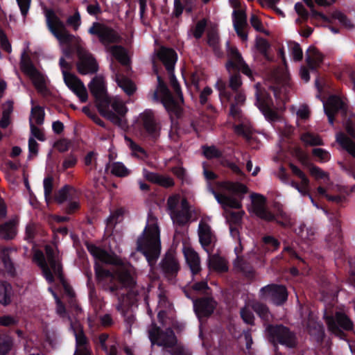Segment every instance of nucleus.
I'll use <instances>...</instances> for the list:
<instances>
[{"instance_id":"7","label":"nucleus","mask_w":355,"mask_h":355,"mask_svg":"<svg viewBox=\"0 0 355 355\" xmlns=\"http://www.w3.org/2000/svg\"><path fill=\"white\" fill-rule=\"evenodd\" d=\"M59 64L65 85L79 98L81 103L87 102L88 93L83 83L76 75L67 71V70L71 69L70 64L62 57L60 58Z\"/></svg>"},{"instance_id":"15","label":"nucleus","mask_w":355,"mask_h":355,"mask_svg":"<svg viewBox=\"0 0 355 355\" xmlns=\"http://www.w3.org/2000/svg\"><path fill=\"white\" fill-rule=\"evenodd\" d=\"M21 68L24 73L32 80L33 84L39 92H44L46 89L45 79L43 75L36 69L29 58H22Z\"/></svg>"},{"instance_id":"12","label":"nucleus","mask_w":355,"mask_h":355,"mask_svg":"<svg viewBox=\"0 0 355 355\" xmlns=\"http://www.w3.org/2000/svg\"><path fill=\"white\" fill-rule=\"evenodd\" d=\"M255 105L269 121H275L278 114L274 110V103L270 94L265 89H257L255 93Z\"/></svg>"},{"instance_id":"30","label":"nucleus","mask_w":355,"mask_h":355,"mask_svg":"<svg viewBox=\"0 0 355 355\" xmlns=\"http://www.w3.org/2000/svg\"><path fill=\"white\" fill-rule=\"evenodd\" d=\"M14 295L12 287L6 281H0V304L3 306L10 305Z\"/></svg>"},{"instance_id":"60","label":"nucleus","mask_w":355,"mask_h":355,"mask_svg":"<svg viewBox=\"0 0 355 355\" xmlns=\"http://www.w3.org/2000/svg\"><path fill=\"white\" fill-rule=\"evenodd\" d=\"M77 157L75 155L70 153L69 155H67L64 159V161L62 164V169L64 171H66L68 168L74 167L77 164Z\"/></svg>"},{"instance_id":"53","label":"nucleus","mask_w":355,"mask_h":355,"mask_svg":"<svg viewBox=\"0 0 355 355\" xmlns=\"http://www.w3.org/2000/svg\"><path fill=\"white\" fill-rule=\"evenodd\" d=\"M233 22L234 27L235 26H245L246 25V15L245 13L241 10H234L233 12Z\"/></svg>"},{"instance_id":"11","label":"nucleus","mask_w":355,"mask_h":355,"mask_svg":"<svg viewBox=\"0 0 355 355\" xmlns=\"http://www.w3.org/2000/svg\"><path fill=\"white\" fill-rule=\"evenodd\" d=\"M89 89L95 99L97 109L105 106H110L111 98L108 96L106 83L101 76H94L88 85Z\"/></svg>"},{"instance_id":"44","label":"nucleus","mask_w":355,"mask_h":355,"mask_svg":"<svg viewBox=\"0 0 355 355\" xmlns=\"http://www.w3.org/2000/svg\"><path fill=\"white\" fill-rule=\"evenodd\" d=\"M256 48L266 60L268 61L271 60L268 54V50L270 48V44L267 40L263 37L257 39L256 42Z\"/></svg>"},{"instance_id":"27","label":"nucleus","mask_w":355,"mask_h":355,"mask_svg":"<svg viewBox=\"0 0 355 355\" xmlns=\"http://www.w3.org/2000/svg\"><path fill=\"white\" fill-rule=\"evenodd\" d=\"M110 68L113 72L115 73L116 82L119 87H120L128 96L132 95L136 90L134 83L123 75L116 72L112 63L110 64Z\"/></svg>"},{"instance_id":"25","label":"nucleus","mask_w":355,"mask_h":355,"mask_svg":"<svg viewBox=\"0 0 355 355\" xmlns=\"http://www.w3.org/2000/svg\"><path fill=\"white\" fill-rule=\"evenodd\" d=\"M306 61L309 68L316 71L323 61V55L315 46H309L306 52Z\"/></svg>"},{"instance_id":"16","label":"nucleus","mask_w":355,"mask_h":355,"mask_svg":"<svg viewBox=\"0 0 355 355\" xmlns=\"http://www.w3.org/2000/svg\"><path fill=\"white\" fill-rule=\"evenodd\" d=\"M193 310L199 320L210 317L216 308L217 302L212 297H202L193 300Z\"/></svg>"},{"instance_id":"9","label":"nucleus","mask_w":355,"mask_h":355,"mask_svg":"<svg viewBox=\"0 0 355 355\" xmlns=\"http://www.w3.org/2000/svg\"><path fill=\"white\" fill-rule=\"evenodd\" d=\"M288 293L285 286L270 284L262 287L259 291V297L269 301L275 306H282L288 300Z\"/></svg>"},{"instance_id":"61","label":"nucleus","mask_w":355,"mask_h":355,"mask_svg":"<svg viewBox=\"0 0 355 355\" xmlns=\"http://www.w3.org/2000/svg\"><path fill=\"white\" fill-rule=\"evenodd\" d=\"M95 272L98 279H103L104 278H114L113 274L110 270L104 269L103 267L97 264L95 266Z\"/></svg>"},{"instance_id":"57","label":"nucleus","mask_w":355,"mask_h":355,"mask_svg":"<svg viewBox=\"0 0 355 355\" xmlns=\"http://www.w3.org/2000/svg\"><path fill=\"white\" fill-rule=\"evenodd\" d=\"M241 318L248 324H254V316L253 313L248 308H242L240 311Z\"/></svg>"},{"instance_id":"33","label":"nucleus","mask_w":355,"mask_h":355,"mask_svg":"<svg viewBox=\"0 0 355 355\" xmlns=\"http://www.w3.org/2000/svg\"><path fill=\"white\" fill-rule=\"evenodd\" d=\"M110 106H103L98 108V111L101 115L109 121H110L114 125L123 128L124 126V121L122 119L123 116L116 114L113 111L109 109Z\"/></svg>"},{"instance_id":"26","label":"nucleus","mask_w":355,"mask_h":355,"mask_svg":"<svg viewBox=\"0 0 355 355\" xmlns=\"http://www.w3.org/2000/svg\"><path fill=\"white\" fill-rule=\"evenodd\" d=\"M33 259L37 263L38 266L42 269V274L46 282L49 284L53 283L55 282V277L49 267L44 254L41 251L37 252L35 254Z\"/></svg>"},{"instance_id":"49","label":"nucleus","mask_w":355,"mask_h":355,"mask_svg":"<svg viewBox=\"0 0 355 355\" xmlns=\"http://www.w3.org/2000/svg\"><path fill=\"white\" fill-rule=\"evenodd\" d=\"M66 23L69 26L72 27L73 31H78L81 24V17L79 12L76 10L73 15H70Z\"/></svg>"},{"instance_id":"54","label":"nucleus","mask_w":355,"mask_h":355,"mask_svg":"<svg viewBox=\"0 0 355 355\" xmlns=\"http://www.w3.org/2000/svg\"><path fill=\"white\" fill-rule=\"evenodd\" d=\"M242 84L241 75L239 72L232 75L227 87L232 92H236Z\"/></svg>"},{"instance_id":"50","label":"nucleus","mask_w":355,"mask_h":355,"mask_svg":"<svg viewBox=\"0 0 355 355\" xmlns=\"http://www.w3.org/2000/svg\"><path fill=\"white\" fill-rule=\"evenodd\" d=\"M289 167L292 173L302 180V185L307 186L310 184L309 178L300 168L293 163L289 164Z\"/></svg>"},{"instance_id":"23","label":"nucleus","mask_w":355,"mask_h":355,"mask_svg":"<svg viewBox=\"0 0 355 355\" xmlns=\"http://www.w3.org/2000/svg\"><path fill=\"white\" fill-rule=\"evenodd\" d=\"M80 196V193L78 190L71 185L65 184L55 193L53 198L58 204L60 205L70 199H78Z\"/></svg>"},{"instance_id":"62","label":"nucleus","mask_w":355,"mask_h":355,"mask_svg":"<svg viewBox=\"0 0 355 355\" xmlns=\"http://www.w3.org/2000/svg\"><path fill=\"white\" fill-rule=\"evenodd\" d=\"M79 198L78 199H70L64 208V212L67 214H72L80 209Z\"/></svg>"},{"instance_id":"17","label":"nucleus","mask_w":355,"mask_h":355,"mask_svg":"<svg viewBox=\"0 0 355 355\" xmlns=\"http://www.w3.org/2000/svg\"><path fill=\"white\" fill-rule=\"evenodd\" d=\"M324 111L328 117V121L330 125H334L335 115L339 112L344 114L347 112V106L343 101L337 96H331L324 103Z\"/></svg>"},{"instance_id":"14","label":"nucleus","mask_w":355,"mask_h":355,"mask_svg":"<svg viewBox=\"0 0 355 355\" xmlns=\"http://www.w3.org/2000/svg\"><path fill=\"white\" fill-rule=\"evenodd\" d=\"M327 324L331 331L339 336L344 335L341 329L352 331L354 328L352 321L346 314L341 312H336L335 316L327 317Z\"/></svg>"},{"instance_id":"38","label":"nucleus","mask_w":355,"mask_h":355,"mask_svg":"<svg viewBox=\"0 0 355 355\" xmlns=\"http://www.w3.org/2000/svg\"><path fill=\"white\" fill-rule=\"evenodd\" d=\"M230 60L226 64L227 70L239 68V64L243 61L241 54L236 47H231L229 50Z\"/></svg>"},{"instance_id":"46","label":"nucleus","mask_w":355,"mask_h":355,"mask_svg":"<svg viewBox=\"0 0 355 355\" xmlns=\"http://www.w3.org/2000/svg\"><path fill=\"white\" fill-rule=\"evenodd\" d=\"M45 112L44 110L40 105L33 106L31 108V118H34L35 119V123L37 125H40L43 124L44 121Z\"/></svg>"},{"instance_id":"34","label":"nucleus","mask_w":355,"mask_h":355,"mask_svg":"<svg viewBox=\"0 0 355 355\" xmlns=\"http://www.w3.org/2000/svg\"><path fill=\"white\" fill-rule=\"evenodd\" d=\"M16 221L10 220L0 225V236L5 240H12L17 234Z\"/></svg>"},{"instance_id":"56","label":"nucleus","mask_w":355,"mask_h":355,"mask_svg":"<svg viewBox=\"0 0 355 355\" xmlns=\"http://www.w3.org/2000/svg\"><path fill=\"white\" fill-rule=\"evenodd\" d=\"M312 154L314 157H318L320 162H327L331 158L330 153L323 148H313Z\"/></svg>"},{"instance_id":"63","label":"nucleus","mask_w":355,"mask_h":355,"mask_svg":"<svg viewBox=\"0 0 355 355\" xmlns=\"http://www.w3.org/2000/svg\"><path fill=\"white\" fill-rule=\"evenodd\" d=\"M291 53L295 61H300L303 58V52L300 45L293 42L291 46Z\"/></svg>"},{"instance_id":"55","label":"nucleus","mask_w":355,"mask_h":355,"mask_svg":"<svg viewBox=\"0 0 355 355\" xmlns=\"http://www.w3.org/2000/svg\"><path fill=\"white\" fill-rule=\"evenodd\" d=\"M302 139L305 143L308 144L310 146H322L323 145V141L322 139L318 136H315L310 133H306L302 137Z\"/></svg>"},{"instance_id":"35","label":"nucleus","mask_w":355,"mask_h":355,"mask_svg":"<svg viewBox=\"0 0 355 355\" xmlns=\"http://www.w3.org/2000/svg\"><path fill=\"white\" fill-rule=\"evenodd\" d=\"M116 277L123 287L133 288L136 284L135 278L127 269L119 270L116 273Z\"/></svg>"},{"instance_id":"22","label":"nucleus","mask_w":355,"mask_h":355,"mask_svg":"<svg viewBox=\"0 0 355 355\" xmlns=\"http://www.w3.org/2000/svg\"><path fill=\"white\" fill-rule=\"evenodd\" d=\"M74 336L76 338V350L73 355H91L89 341L81 329L78 332L76 330Z\"/></svg>"},{"instance_id":"48","label":"nucleus","mask_w":355,"mask_h":355,"mask_svg":"<svg viewBox=\"0 0 355 355\" xmlns=\"http://www.w3.org/2000/svg\"><path fill=\"white\" fill-rule=\"evenodd\" d=\"M47 263L53 275H56L59 279L62 280L63 279V275L62 267L60 262L57 259H55L49 261H47Z\"/></svg>"},{"instance_id":"13","label":"nucleus","mask_w":355,"mask_h":355,"mask_svg":"<svg viewBox=\"0 0 355 355\" xmlns=\"http://www.w3.org/2000/svg\"><path fill=\"white\" fill-rule=\"evenodd\" d=\"M78 60L76 63L78 72L81 75L94 74L98 70V64L94 55L83 48L77 49Z\"/></svg>"},{"instance_id":"18","label":"nucleus","mask_w":355,"mask_h":355,"mask_svg":"<svg viewBox=\"0 0 355 355\" xmlns=\"http://www.w3.org/2000/svg\"><path fill=\"white\" fill-rule=\"evenodd\" d=\"M216 88L219 92V96L222 101H226L230 102L233 97V94L235 93L234 97V102L232 103H236L237 105H242L245 101V95L242 91L237 90L236 92L231 91L228 87L225 81L221 79H218L215 85Z\"/></svg>"},{"instance_id":"21","label":"nucleus","mask_w":355,"mask_h":355,"mask_svg":"<svg viewBox=\"0 0 355 355\" xmlns=\"http://www.w3.org/2000/svg\"><path fill=\"white\" fill-rule=\"evenodd\" d=\"M251 198L252 200L257 198L261 200L260 202H253L254 213L257 216L266 221L275 220V215L264 206L266 198L263 196L254 193L251 195Z\"/></svg>"},{"instance_id":"29","label":"nucleus","mask_w":355,"mask_h":355,"mask_svg":"<svg viewBox=\"0 0 355 355\" xmlns=\"http://www.w3.org/2000/svg\"><path fill=\"white\" fill-rule=\"evenodd\" d=\"M336 141L340 147L355 158V142L344 132H338L336 135Z\"/></svg>"},{"instance_id":"47","label":"nucleus","mask_w":355,"mask_h":355,"mask_svg":"<svg viewBox=\"0 0 355 355\" xmlns=\"http://www.w3.org/2000/svg\"><path fill=\"white\" fill-rule=\"evenodd\" d=\"M44 193L46 202H49L51 198L52 191L53 189V178L48 176L44 179Z\"/></svg>"},{"instance_id":"43","label":"nucleus","mask_w":355,"mask_h":355,"mask_svg":"<svg viewBox=\"0 0 355 355\" xmlns=\"http://www.w3.org/2000/svg\"><path fill=\"white\" fill-rule=\"evenodd\" d=\"M111 173L116 177H127L130 174V171L120 162H113L111 168Z\"/></svg>"},{"instance_id":"36","label":"nucleus","mask_w":355,"mask_h":355,"mask_svg":"<svg viewBox=\"0 0 355 355\" xmlns=\"http://www.w3.org/2000/svg\"><path fill=\"white\" fill-rule=\"evenodd\" d=\"M253 311L259 315L264 323H269L272 319L268 306L263 303L257 302L252 304Z\"/></svg>"},{"instance_id":"4","label":"nucleus","mask_w":355,"mask_h":355,"mask_svg":"<svg viewBox=\"0 0 355 355\" xmlns=\"http://www.w3.org/2000/svg\"><path fill=\"white\" fill-rule=\"evenodd\" d=\"M324 212L334 228V232L327 236L326 241L329 245V248L334 252L336 264L338 266L342 264L345 260V254L343 246L340 221L339 219L340 214L337 211L331 212L328 210H324Z\"/></svg>"},{"instance_id":"42","label":"nucleus","mask_w":355,"mask_h":355,"mask_svg":"<svg viewBox=\"0 0 355 355\" xmlns=\"http://www.w3.org/2000/svg\"><path fill=\"white\" fill-rule=\"evenodd\" d=\"M191 213H187L180 210H176L171 214L173 222L180 226L185 225L191 219Z\"/></svg>"},{"instance_id":"32","label":"nucleus","mask_w":355,"mask_h":355,"mask_svg":"<svg viewBox=\"0 0 355 355\" xmlns=\"http://www.w3.org/2000/svg\"><path fill=\"white\" fill-rule=\"evenodd\" d=\"M87 249L89 252L96 259L102 262L112 263V258L105 250L96 246L94 244L87 243Z\"/></svg>"},{"instance_id":"39","label":"nucleus","mask_w":355,"mask_h":355,"mask_svg":"<svg viewBox=\"0 0 355 355\" xmlns=\"http://www.w3.org/2000/svg\"><path fill=\"white\" fill-rule=\"evenodd\" d=\"M0 258L6 271L12 277L16 275L14 263L11 260L8 248H3L0 253Z\"/></svg>"},{"instance_id":"40","label":"nucleus","mask_w":355,"mask_h":355,"mask_svg":"<svg viewBox=\"0 0 355 355\" xmlns=\"http://www.w3.org/2000/svg\"><path fill=\"white\" fill-rule=\"evenodd\" d=\"M209 266L214 270L224 272L227 271L228 267L223 258L218 255H213L209 260Z\"/></svg>"},{"instance_id":"64","label":"nucleus","mask_w":355,"mask_h":355,"mask_svg":"<svg viewBox=\"0 0 355 355\" xmlns=\"http://www.w3.org/2000/svg\"><path fill=\"white\" fill-rule=\"evenodd\" d=\"M243 211H231L227 218L230 225H239L241 223Z\"/></svg>"},{"instance_id":"6","label":"nucleus","mask_w":355,"mask_h":355,"mask_svg":"<svg viewBox=\"0 0 355 355\" xmlns=\"http://www.w3.org/2000/svg\"><path fill=\"white\" fill-rule=\"evenodd\" d=\"M266 331L269 340L277 349V344L284 345L288 348H294L297 345V338L293 331L283 324H268Z\"/></svg>"},{"instance_id":"24","label":"nucleus","mask_w":355,"mask_h":355,"mask_svg":"<svg viewBox=\"0 0 355 355\" xmlns=\"http://www.w3.org/2000/svg\"><path fill=\"white\" fill-rule=\"evenodd\" d=\"M87 277V286L89 290V299L90 304L93 306L95 311H98L103 306L102 299L97 295L94 284L92 281V272H89L86 274Z\"/></svg>"},{"instance_id":"51","label":"nucleus","mask_w":355,"mask_h":355,"mask_svg":"<svg viewBox=\"0 0 355 355\" xmlns=\"http://www.w3.org/2000/svg\"><path fill=\"white\" fill-rule=\"evenodd\" d=\"M203 154L207 159L220 158L222 153L214 146H204Z\"/></svg>"},{"instance_id":"52","label":"nucleus","mask_w":355,"mask_h":355,"mask_svg":"<svg viewBox=\"0 0 355 355\" xmlns=\"http://www.w3.org/2000/svg\"><path fill=\"white\" fill-rule=\"evenodd\" d=\"M19 322V319L16 316L11 315H3L0 316V326L1 327H12L16 326Z\"/></svg>"},{"instance_id":"31","label":"nucleus","mask_w":355,"mask_h":355,"mask_svg":"<svg viewBox=\"0 0 355 355\" xmlns=\"http://www.w3.org/2000/svg\"><path fill=\"white\" fill-rule=\"evenodd\" d=\"M199 241L203 248L209 247L212 240V233L210 226L203 222L199 223L198 227Z\"/></svg>"},{"instance_id":"10","label":"nucleus","mask_w":355,"mask_h":355,"mask_svg":"<svg viewBox=\"0 0 355 355\" xmlns=\"http://www.w3.org/2000/svg\"><path fill=\"white\" fill-rule=\"evenodd\" d=\"M148 338L152 345H156L165 348H173L178 342L176 336L171 328L168 327L162 330L156 324L149 329Z\"/></svg>"},{"instance_id":"20","label":"nucleus","mask_w":355,"mask_h":355,"mask_svg":"<svg viewBox=\"0 0 355 355\" xmlns=\"http://www.w3.org/2000/svg\"><path fill=\"white\" fill-rule=\"evenodd\" d=\"M162 272L168 277H175L180 270V264L175 254L168 251L164 256L160 263Z\"/></svg>"},{"instance_id":"58","label":"nucleus","mask_w":355,"mask_h":355,"mask_svg":"<svg viewBox=\"0 0 355 355\" xmlns=\"http://www.w3.org/2000/svg\"><path fill=\"white\" fill-rule=\"evenodd\" d=\"M207 26V21L205 19H202L198 21L195 26V28L193 32V37L196 39H200L202 37Z\"/></svg>"},{"instance_id":"8","label":"nucleus","mask_w":355,"mask_h":355,"mask_svg":"<svg viewBox=\"0 0 355 355\" xmlns=\"http://www.w3.org/2000/svg\"><path fill=\"white\" fill-rule=\"evenodd\" d=\"M88 33L96 36L105 50L112 46L111 44H118L121 41V37L114 28L102 23L94 22Z\"/></svg>"},{"instance_id":"2","label":"nucleus","mask_w":355,"mask_h":355,"mask_svg":"<svg viewBox=\"0 0 355 355\" xmlns=\"http://www.w3.org/2000/svg\"><path fill=\"white\" fill-rule=\"evenodd\" d=\"M160 231L159 227L153 224L146 227L143 236L137 239V250L146 258L148 264H155L161 252Z\"/></svg>"},{"instance_id":"37","label":"nucleus","mask_w":355,"mask_h":355,"mask_svg":"<svg viewBox=\"0 0 355 355\" xmlns=\"http://www.w3.org/2000/svg\"><path fill=\"white\" fill-rule=\"evenodd\" d=\"M187 263L188 264L193 275L198 274L200 270V261L198 254L191 250L185 254Z\"/></svg>"},{"instance_id":"3","label":"nucleus","mask_w":355,"mask_h":355,"mask_svg":"<svg viewBox=\"0 0 355 355\" xmlns=\"http://www.w3.org/2000/svg\"><path fill=\"white\" fill-rule=\"evenodd\" d=\"M217 185L219 189L228 191L237 197L234 198L221 194L216 191L214 189H211V193L219 204L223 207H228L237 209L242 207L241 200L244 198V195L248 192V187L245 185L240 182L231 181L218 182Z\"/></svg>"},{"instance_id":"28","label":"nucleus","mask_w":355,"mask_h":355,"mask_svg":"<svg viewBox=\"0 0 355 355\" xmlns=\"http://www.w3.org/2000/svg\"><path fill=\"white\" fill-rule=\"evenodd\" d=\"M107 52L111 55L123 66L128 67L130 64V58L126 49L121 45H113Z\"/></svg>"},{"instance_id":"59","label":"nucleus","mask_w":355,"mask_h":355,"mask_svg":"<svg viewBox=\"0 0 355 355\" xmlns=\"http://www.w3.org/2000/svg\"><path fill=\"white\" fill-rule=\"evenodd\" d=\"M333 16L335 19H338L345 28L348 29H352L354 28L353 24L344 13L340 11H337L334 13Z\"/></svg>"},{"instance_id":"45","label":"nucleus","mask_w":355,"mask_h":355,"mask_svg":"<svg viewBox=\"0 0 355 355\" xmlns=\"http://www.w3.org/2000/svg\"><path fill=\"white\" fill-rule=\"evenodd\" d=\"M297 234L302 240L308 242L314 239L315 230L313 227H307L304 224H301Z\"/></svg>"},{"instance_id":"5","label":"nucleus","mask_w":355,"mask_h":355,"mask_svg":"<svg viewBox=\"0 0 355 355\" xmlns=\"http://www.w3.org/2000/svg\"><path fill=\"white\" fill-rule=\"evenodd\" d=\"M45 17L48 29L61 44H70L73 42L75 36L69 33L52 9L46 10Z\"/></svg>"},{"instance_id":"19","label":"nucleus","mask_w":355,"mask_h":355,"mask_svg":"<svg viewBox=\"0 0 355 355\" xmlns=\"http://www.w3.org/2000/svg\"><path fill=\"white\" fill-rule=\"evenodd\" d=\"M140 119L147 136L155 141L159 136V128L155 121L153 112L146 110L141 114Z\"/></svg>"},{"instance_id":"1","label":"nucleus","mask_w":355,"mask_h":355,"mask_svg":"<svg viewBox=\"0 0 355 355\" xmlns=\"http://www.w3.org/2000/svg\"><path fill=\"white\" fill-rule=\"evenodd\" d=\"M157 58L165 67L168 74L170 84L173 93L168 89L158 69L153 62V72L157 75V86L153 94V100L162 103L168 114L172 125H178V120L183 115L184 98L180 85L174 74V67L177 61L176 52L170 48L162 47L157 53Z\"/></svg>"},{"instance_id":"41","label":"nucleus","mask_w":355,"mask_h":355,"mask_svg":"<svg viewBox=\"0 0 355 355\" xmlns=\"http://www.w3.org/2000/svg\"><path fill=\"white\" fill-rule=\"evenodd\" d=\"M12 346V338L8 335L0 334V355H7Z\"/></svg>"}]
</instances>
